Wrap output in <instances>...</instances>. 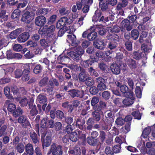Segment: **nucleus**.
Returning <instances> with one entry per match:
<instances>
[{"label": "nucleus", "instance_id": "f257e3e1", "mask_svg": "<svg viewBox=\"0 0 155 155\" xmlns=\"http://www.w3.org/2000/svg\"><path fill=\"white\" fill-rule=\"evenodd\" d=\"M108 45L107 47L110 50H116L118 45L120 41L119 35L115 34H108L106 36Z\"/></svg>", "mask_w": 155, "mask_h": 155}, {"label": "nucleus", "instance_id": "f03ea898", "mask_svg": "<svg viewBox=\"0 0 155 155\" xmlns=\"http://www.w3.org/2000/svg\"><path fill=\"white\" fill-rule=\"evenodd\" d=\"M98 60V58L95 57L91 58L90 56L89 59L86 60H81L80 62V64L82 67L87 68V71L88 73L91 75L92 74L93 72L95 70L93 67H90L95 62H97Z\"/></svg>", "mask_w": 155, "mask_h": 155}, {"label": "nucleus", "instance_id": "7ed1b4c3", "mask_svg": "<svg viewBox=\"0 0 155 155\" xmlns=\"http://www.w3.org/2000/svg\"><path fill=\"white\" fill-rule=\"evenodd\" d=\"M76 18V16L73 17V15H69L68 16V18L65 16L61 18L56 23V28H60L62 27L68 28L69 26H67L71 24L73 21V19H75Z\"/></svg>", "mask_w": 155, "mask_h": 155}, {"label": "nucleus", "instance_id": "20e7f679", "mask_svg": "<svg viewBox=\"0 0 155 155\" xmlns=\"http://www.w3.org/2000/svg\"><path fill=\"white\" fill-rule=\"evenodd\" d=\"M63 152L62 146L60 145H57L55 143H54L51 145L48 154L52 153V155H62Z\"/></svg>", "mask_w": 155, "mask_h": 155}, {"label": "nucleus", "instance_id": "39448f33", "mask_svg": "<svg viewBox=\"0 0 155 155\" xmlns=\"http://www.w3.org/2000/svg\"><path fill=\"white\" fill-rule=\"evenodd\" d=\"M35 15L31 12L26 11L22 15L21 21L24 23L29 24L34 19V15Z\"/></svg>", "mask_w": 155, "mask_h": 155}, {"label": "nucleus", "instance_id": "423d86ee", "mask_svg": "<svg viewBox=\"0 0 155 155\" xmlns=\"http://www.w3.org/2000/svg\"><path fill=\"white\" fill-rule=\"evenodd\" d=\"M68 94L72 98L75 97L82 98L84 95V91L83 90L80 91L74 89L68 91Z\"/></svg>", "mask_w": 155, "mask_h": 155}, {"label": "nucleus", "instance_id": "0eeeda50", "mask_svg": "<svg viewBox=\"0 0 155 155\" xmlns=\"http://www.w3.org/2000/svg\"><path fill=\"white\" fill-rule=\"evenodd\" d=\"M96 82L97 84V87L101 91L106 90L107 86L105 79L102 77H99L96 79Z\"/></svg>", "mask_w": 155, "mask_h": 155}, {"label": "nucleus", "instance_id": "6e6552de", "mask_svg": "<svg viewBox=\"0 0 155 155\" xmlns=\"http://www.w3.org/2000/svg\"><path fill=\"white\" fill-rule=\"evenodd\" d=\"M45 134H43L41 137L42 145L43 149L45 147H48L49 146L51 143V135H47L45 137Z\"/></svg>", "mask_w": 155, "mask_h": 155}, {"label": "nucleus", "instance_id": "1a4fd4ad", "mask_svg": "<svg viewBox=\"0 0 155 155\" xmlns=\"http://www.w3.org/2000/svg\"><path fill=\"white\" fill-rule=\"evenodd\" d=\"M80 72L78 75V78L80 82H84L89 78V75L86 70L80 67Z\"/></svg>", "mask_w": 155, "mask_h": 155}, {"label": "nucleus", "instance_id": "9d476101", "mask_svg": "<svg viewBox=\"0 0 155 155\" xmlns=\"http://www.w3.org/2000/svg\"><path fill=\"white\" fill-rule=\"evenodd\" d=\"M85 123V118L83 117L80 116L77 118L75 121H74L72 125L76 126L77 127L79 128L80 130H83Z\"/></svg>", "mask_w": 155, "mask_h": 155}, {"label": "nucleus", "instance_id": "9b49d317", "mask_svg": "<svg viewBox=\"0 0 155 155\" xmlns=\"http://www.w3.org/2000/svg\"><path fill=\"white\" fill-rule=\"evenodd\" d=\"M104 20V16L102 15L100 10H97L92 17V21L95 22H103Z\"/></svg>", "mask_w": 155, "mask_h": 155}, {"label": "nucleus", "instance_id": "f8f14e48", "mask_svg": "<svg viewBox=\"0 0 155 155\" xmlns=\"http://www.w3.org/2000/svg\"><path fill=\"white\" fill-rule=\"evenodd\" d=\"M28 106L29 109L31 110L30 114L31 116H33L38 114V111L36 105L34 104V100L33 99L31 98L30 99Z\"/></svg>", "mask_w": 155, "mask_h": 155}, {"label": "nucleus", "instance_id": "ddd939ff", "mask_svg": "<svg viewBox=\"0 0 155 155\" xmlns=\"http://www.w3.org/2000/svg\"><path fill=\"white\" fill-rule=\"evenodd\" d=\"M126 97L122 101L123 104L127 106H129L132 104L134 102L135 97L134 93L128 96H125Z\"/></svg>", "mask_w": 155, "mask_h": 155}, {"label": "nucleus", "instance_id": "4468645a", "mask_svg": "<svg viewBox=\"0 0 155 155\" xmlns=\"http://www.w3.org/2000/svg\"><path fill=\"white\" fill-rule=\"evenodd\" d=\"M107 41H104V40L99 39L94 41L93 45L96 48L100 50H103L105 47Z\"/></svg>", "mask_w": 155, "mask_h": 155}, {"label": "nucleus", "instance_id": "2eb2a0df", "mask_svg": "<svg viewBox=\"0 0 155 155\" xmlns=\"http://www.w3.org/2000/svg\"><path fill=\"white\" fill-rule=\"evenodd\" d=\"M18 121L19 123L22 124V127H26L30 126L28 118L25 115L20 116L18 118Z\"/></svg>", "mask_w": 155, "mask_h": 155}, {"label": "nucleus", "instance_id": "dca6fc26", "mask_svg": "<svg viewBox=\"0 0 155 155\" xmlns=\"http://www.w3.org/2000/svg\"><path fill=\"white\" fill-rule=\"evenodd\" d=\"M46 18L43 15L38 16L35 19V25L39 27L43 26L46 23Z\"/></svg>", "mask_w": 155, "mask_h": 155}, {"label": "nucleus", "instance_id": "f3484780", "mask_svg": "<svg viewBox=\"0 0 155 155\" xmlns=\"http://www.w3.org/2000/svg\"><path fill=\"white\" fill-rule=\"evenodd\" d=\"M6 57L8 59H19L21 58L22 56L20 54L13 52L10 50H8L6 52Z\"/></svg>", "mask_w": 155, "mask_h": 155}, {"label": "nucleus", "instance_id": "a211bd4d", "mask_svg": "<svg viewBox=\"0 0 155 155\" xmlns=\"http://www.w3.org/2000/svg\"><path fill=\"white\" fill-rule=\"evenodd\" d=\"M30 36L29 32H25L19 36L17 38L18 41L20 43L24 42L28 39Z\"/></svg>", "mask_w": 155, "mask_h": 155}, {"label": "nucleus", "instance_id": "6ab92c4d", "mask_svg": "<svg viewBox=\"0 0 155 155\" xmlns=\"http://www.w3.org/2000/svg\"><path fill=\"white\" fill-rule=\"evenodd\" d=\"M16 101H19V104L21 107L26 106L28 104L29 101L26 97H18L15 98Z\"/></svg>", "mask_w": 155, "mask_h": 155}, {"label": "nucleus", "instance_id": "aec40b11", "mask_svg": "<svg viewBox=\"0 0 155 155\" xmlns=\"http://www.w3.org/2000/svg\"><path fill=\"white\" fill-rule=\"evenodd\" d=\"M19 8H17L13 11L11 15V18L14 21L18 22L19 20V17L21 12V11Z\"/></svg>", "mask_w": 155, "mask_h": 155}, {"label": "nucleus", "instance_id": "412c9836", "mask_svg": "<svg viewBox=\"0 0 155 155\" xmlns=\"http://www.w3.org/2000/svg\"><path fill=\"white\" fill-rule=\"evenodd\" d=\"M130 22L129 19L127 18L124 19L121 22L122 27L126 28L127 31H130L133 28L132 26L130 25Z\"/></svg>", "mask_w": 155, "mask_h": 155}, {"label": "nucleus", "instance_id": "4be33fe9", "mask_svg": "<svg viewBox=\"0 0 155 155\" xmlns=\"http://www.w3.org/2000/svg\"><path fill=\"white\" fill-rule=\"evenodd\" d=\"M99 8L102 12H105L108 9L109 5V1L105 0L103 1L99 2Z\"/></svg>", "mask_w": 155, "mask_h": 155}, {"label": "nucleus", "instance_id": "5701e85b", "mask_svg": "<svg viewBox=\"0 0 155 155\" xmlns=\"http://www.w3.org/2000/svg\"><path fill=\"white\" fill-rule=\"evenodd\" d=\"M102 114H103V113L92 111L91 113L92 115L91 119L95 123L99 122L101 119V115Z\"/></svg>", "mask_w": 155, "mask_h": 155}, {"label": "nucleus", "instance_id": "b1692460", "mask_svg": "<svg viewBox=\"0 0 155 155\" xmlns=\"http://www.w3.org/2000/svg\"><path fill=\"white\" fill-rule=\"evenodd\" d=\"M99 136L98 137V140L99 142L98 144H102L105 141L107 137V134L106 132L103 130H100L99 131Z\"/></svg>", "mask_w": 155, "mask_h": 155}, {"label": "nucleus", "instance_id": "393cba45", "mask_svg": "<svg viewBox=\"0 0 155 155\" xmlns=\"http://www.w3.org/2000/svg\"><path fill=\"white\" fill-rule=\"evenodd\" d=\"M127 63L128 67L131 70H135L137 68V65L136 61L134 60L129 58L127 60Z\"/></svg>", "mask_w": 155, "mask_h": 155}, {"label": "nucleus", "instance_id": "a878e982", "mask_svg": "<svg viewBox=\"0 0 155 155\" xmlns=\"http://www.w3.org/2000/svg\"><path fill=\"white\" fill-rule=\"evenodd\" d=\"M120 89L121 91L124 94L125 96H128V95L134 93L133 91H130L128 87L125 85H122L120 87Z\"/></svg>", "mask_w": 155, "mask_h": 155}, {"label": "nucleus", "instance_id": "bb28decb", "mask_svg": "<svg viewBox=\"0 0 155 155\" xmlns=\"http://www.w3.org/2000/svg\"><path fill=\"white\" fill-rule=\"evenodd\" d=\"M67 54L68 56L76 62H78L81 58V56L74 51H71L69 52H68Z\"/></svg>", "mask_w": 155, "mask_h": 155}, {"label": "nucleus", "instance_id": "cd10ccee", "mask_svg": "<svg viewBox=\"0 0 155 155\" xmlns=\"http://www.w3.org/2000/svg\"><path fill=\"white\" fill-rule=\"evenodd\" d=\"M38 135L36 132L33 130H32L29 133L30 137L31 139L33 142L36 144L39 142Z\"/></svg>", "mask_w": 155, "mask_h": 155}, {"label": "nucleus", "instance_id": "c85d7f7f", "mask_svg": "<svg viewBox=\"0 0 155 155\" xmlns=\"http://www.w3.org/2000/svg\"><path fill=\"white\" fill-rule=\"evenodd\" d=\"M112 72L115 75L119 74L120 72V66L116 64H112L110 67Z\"/></svg>", "mask_w": 155, "mask_h": 155}, {"label": "nucleus", "instance_id": "c756f323", "mask_svg": "<svg viewBox=\"0 0 155 155\" xmlns=\"http://www.w3.org/2000/svg\"><path fill=\"white\" fill-rule=\"evenodd\" d=\"M69 57L64 53L60 54L57 59V62L59 64H63V62H65L69 59Z\"/></svg>", "mask_w": 155, "mask_h": 155}, {"label": "nucleus", "instance_id": "7c9ffc66", "mask_svg": "<svg viewBox=\"0 0 155 155\" xmlns=\"http://www.w3.org/2000/svg\"><path fill=\"white\" fill-rule=\"evenodd\" d=\"M48 100L45 94H40L37 97V101L41 104H44Z\"/></svg>", "mask_w": 155, "mask_h": 155}, {"label": "nucleus", "instance_id": "2f4dec72", "mask_svg": "<svg viewBox=\"0 0 155 155\" xmlns=\"http://www.w3.org/2000/svg\"><path fill=\"white\" fill-rule=\"evenodd\" d=\"M21 28H17L11 32L9 35V38L12 39L16 38L18 35L21 32Z\"/></svg>", "mask_w": 155, "mask_h": 155}, {"label": "nucleus", "instance_id": "473e14b6", "mask_svg": "<svg viewBox=\"0 0 155 155\" xmlns=\"http://www.w3.org/2000/svg\"><path fill=\"white\" fill-rule=\"evenodd\" d=\"M98 139H95L90 136H88L87 138V142L91 146H95L97 145L98 144Z\"/></svg>", "mask_w": 155, "mask_h": 155}, {"label": "nucleus", "instance_id": "72a5a7b5", "mask_svg": "<svg viewBox=\"0 0 155 155\" xmlns=\"http://www.w3.org/2000/svg\"><path fill=\"white\" fill-rule=\"evenodd\" d=\"M133 57L137 60H139L142 58H145V54H143V52L140 53L137 51H135L133 53Z\"/></svg>", "mask_w": 155, "mask_h": 155}, {"label": "nucleus", "instance_id": "f704fd0d", "mask_svg": "<svg viewBox=\"0 0 155 155\" xmlns=\"http://www.w3.org/2000/svg\"><path fill=\"white\" fill-rule=\"evenodd\" d=\"M25 150L27 154L29 155H32L34 153L33 145L28 143L25 146Z\"/></svg>", "mask_w": 155, "mask_h": 155}, {"label": "nucleus", "instance_id": "c9c22d12", "mask_svg": "<svg viewBox=\"0 0 155 155\" xmlns=\"http://www.w3.org/2000/svg\"><path fill=\"white\" fill-rule=\"evenodd\" d=\"M131 39L133 40H137L139 36V31L137 29H133L130 32Z\"/></svg>", "mask_w": 155, "mask_h": 155}, {"label": "nucleus", "instance_id": "e433bc0d", "mask_svg": "<svg viewBox=\"0 0 155 155\" xmlns=\"http://www.w3.org/2000/svg\"><path fill=\"white\" fill-rule=\"evenodd\" d=\"M43 67L41 64H38L34 65L33 73L35 74H41L42 72Z\"/></svg>", "mask_w": 155, "mask_h": 155}, {"label": "nucleus", "instance_id": "4c0bfd02", "mask_svg": "<svg viewBox=\"0 0 155 155\" xmlns=\"http://www.w3.org/2000/svg\"><path fill=\"white\" fill-rule=\"evenodd\" d=\"M70 12V9H68L66 7H62L58 9V13L61 16L68 15Z\"/></svg>", "mask_w": 155, "mask_h": 155}, {"label": "nucleus", "instance_id": "58836bf2", "mask_svg": "<svg viewBox=\"0 0 155 155\" xmlns=\"http://www.w3.org/2000/svg\"><path fill=\"white\" fill-rule=\"evenodd\" d=\"M94 123L95 122L92 120L91 117L89 118L86 121L87 126L86 129L89 131L92 130Z\"/></svg>", "mask_w": 155, "mask_h": 155}, {"label": "nucleus", "instance_id": "ea45409f", "mask_svg": "<svg viewBox=\"0 0 155 155\" xmlns=\"http://www.w3.org/2000/svg\"><path fill=\"white\" fill-rule=\"evenodd\" d=\"M67 37L68 39L71 41L73 46L76 47L77 45L78 44L76 42V37L74 35H67Z\"/></svg>", "mask_w": 155, "mask_h": 155}, {"label": "nucleus", "instance_id": "a19ab883", "mask_svg": "<svg viewBox=\"0 0 155 155\" xmlns=\"http://www.w3.org/2000/svg\"><path fill=\"white\" fill-rule=\"evenodd\" d=\"M48 8H41L38 9L36 11L37 15H41L44 16L48 14L49 12Z\"/></svg>", "mask_w": 155, "mask_h": 155}, {"label": "nucleus", "instance_id": "79ce46f5", "mask_svg": "<svg viewBox=\"0 0 155 155\" xmlns=\"http://www.w3.org/2000/svg\"><path fill=\"white\" fill-rule=\"evenodd\" d=\"M57 28L59 29L58 32V36L60 37L62 36L65 33L69 30V28L68 27H62Z\"/></svg>", "mask_w": 155, "mask_h": 155}, {"label": "nucleus", "instance_id": "37998d69", "mask_svg": "<svg viewBox=\"0 0 155 155\" xmlns=\"http://www.w3.org/2000/svg\"><path fill=\"white\" fill-rule=\"evenodd\" d=\"M38 33L41 35L42 37H44L47 36L48 33L47 29V26H45L42 28H40L38 30Z\"/></svg>", "mask_w": 155, "mask_h": 155}, {"label": "nucleus", "instance_id": "c03bdc74", "mask_svg": "<svg viewBox=\"0 0 155 155\" xmlns=\"http://www.w3.org/2000/svg\"><path fill=\"white\" fill-rule=\"evenodd\" d=\"M63 71L65 74L66 78L68 80L71 78L72 71L68 68H64L63 69Z\"/></svg>", "mask_w": 155, "mask_h": 155}, {"label": "nucleus", "instance_id": "a18cd8bd", "mask_svg": "<svg viewBox=\"0 0 155 155\" xmlns=\"http://www.w3.org/2000/svg\"><path fill=\"white\" fill-rule=\"evenodd\" d=\"M97 33L95 31H91L88 35V40L89 41H95L97 38Z\"/></svg>", "mask_w": 155, "mask_h": 155}, {"label": "nucleus", "instance_id": "49530a36", "mask_svg": "<svg viewBox=\"0 0 155 155\" xmlns=\"http://www.w3.org/2000/svg\"><path fill=\"white\" fill-rule=\"evenodd\" d=\"M23 113V111L21 107H19L14 111L12 113V115L15 117H17L21 115Z\"/></svg>", "mask_w": 155, "mask_h": 155}, {"label": "nucleus", "instance_id": "de8ad7c7", "mask_svg": "<svg viewBox=\"0 0 155 155\" xmlns=\"http://www.w3.org/2000/svg\"><path fill=\"white\" fill-rule=\"evenodd\" d=\"M57 18V15H53L50 16L47 19V24L48 25H52L55 22Z\"/></svg>", "mask_w": 155, "mask_h": 155}, {"label": "nucleus", "instance_id": "09e8293b", "mask_svg": "<svg viewBox=\"0 0 155 155\" xmlns=\"http://www.w3.org/2000/svg\"><path fill=\"white\" fill-rule=\"evenodd\" d=\"M124 45L126 49L128 51H131L132 50V42L130 40L124 41Z\"/></svg>", "mask_w": 155, "mask_h": 155}, {"label": "nucleus", "instance_id": "8fccbe9b", "mask_svg": "<svg viewBox=\"0 0 155 155\" xmlns=\"http://www.w3.org/2000/svg\"><path fill=\"white\" fill-rule=\"evenodd\" d=\"M48 77L46 76L41 80L38 83L39 86L41 87H44L47 84L48 81Z\"/></svg>", "mask_w": 155, "mask_h": 155}, {"label": "nucleus", "instance_id": "3c124183", "mask_svg": "<svg viewBox=\"0 0 155 155\" xmlns=\"http://www.w3.org/2000/svg\"><path fill=\"white\" fill-rule=\"evenodd\" d=\"M4 93L5 96L8 99H11L13 98V96L10 94V89L8 87H5L4 88Z\"/></svg>", "mask_w": 155, "mask_h": 155}, {"label": "nucleus", "instance_id": "603ef678", "mask_svg": "<svg viewBox=\"0 0 155 155\" xmlns=\"http://www.w3.org/2000/svg\"><path fill=\"white\" fill-rule=\"evenodd\" d=\"M141 49L143 54H145V58H147L146 55L150 52V50L151 49L148 48V46L144 44H143L141 46Z\"/></svg>", "mask_w": 155, "mask_h": 155}, {"label": "nucleus", "instance_id": "864d4df0", "mask_svg": "<svg viewBox=\"0 0 155 155\" xmlns=\"http://www.w3.org/2000/svg\"><path fill=\"white\" fill-rule=\"evenodd\" d=\"M24 3L23 1H21V0H17L16 1V5L17 8H21L25 7L28 3L27 2Z\"/></svg>", "mask_w": 155, "mask_h": 155}, {"label": "nucleus", "instance_id": "5fc2aeb1", "mask_svg": "<svg viewBox=\"0 0 155 155\" xmlns=\"http://www.w3.org/2000/svg\"><path fill=\"white\" fill-rule=\"evenodd\" d=\"M142 114L140 113L139 110H136L132 112V115L135 119L140 120L141 119Z\"/></svg>", "mask_w": 155, "mask_h": 155}, {"label": "nucleus", "instance_id": "6e6d98bb", "mask_svg": "<svg viewBox=\"0 0 155 155\" xmlns=\"http://www.w3.org/2000/svg\"><path fill=\"white\" fill-rule=\"evenodd\" d=\"M151 128H146L143 130L141 135L143 138H146L150 134V132H151Z\"/></svg>", "mask_w": 155, "mask_h": 155}, {"label": "nucleus", "instance_id": "4d7b16f0", "mask_svg": "<svg viewBox=\"0 0 155 155\" xmlns=\"http://www.w3.org/2000/svg\"><path fill=\"white\" fill-rule=\"evenodd\" d=\"M48 118L47 117L43 118L41 122V127H42L48 128Z\"/></svg>", "mask_w": 155, "mask_h": 155}, {"label": "nucleus", "instance_id": "13d9d810", "mask_svg": "<svg viewBox=\"0 0 155 155\" xmlns=\"http://www.w3.org/2000/svg\"><path fill=\"white\" fill-rule=\"evenodd\" d=\"M127 82L129 86L130 91H133L134 84L132 79L128 78H127Z\"/></svg>", "mask_w": 155, "mask_h": 155}, {"label": "nucleus", "instance_id": "bf43d9fd", "mask_svg": "<svg viewBox=\"0 0 155 155\" xmlns=\"http://www.w3.org/2000/svg\"><path fill=\"white\" fill-rule=\"evenodd\" d=\"M64 121L67 124V125H71L73 121V118L70 116H65L64 117Z\"/></svg>", "mask_w": 155, "mask_h": 155}, {"label": "nucleus", "instance_id": "052dcab7", "mask_svg": "<svg viewBox=\"0 0 155 155\" xmlns=\"http://www.w3.org/2000/svg\"><path fill=\"white\" fill-rule=\"evenodd\" d=\"M115 124L117 125V127L123 125L124 124V120L122 117H118L117 118L115 121Z\"/></svg>", "mask_w": 155, "mask_h": 155}, {"label": "nucleus", "instance_id": "680f3d73", "mask_svg": "<svg viewBox=\"0 0 155 155\" xmlns=\"http://www.w3.org/2000/svg\"><path fill=\"white\" fill-rule=\"evenodd\" d=\"M22 69H23L22 71L23 72L25 73H30V64H25L22 65Z\"/></svg>", "mask_w": 155, "mask_h": 155}, {"label": "nucleus", "instance_id": "e2e57ef3", "mask_svg": "<svg viewBox=\"0 0 155 155\" xmlns=\"http://www.w3.org/2000/svg\"><path fill=\"white\" fill-rule=\"evenodd\" d=\"M85 83L86 85L88 87H91L94 84V80L91 77L89 78L85 81Z\"/></svg>", "mask_w": 155, "mask_h": 155}, {"label": "nucleus", "instance_id": "0e129e2a", "mask_svg": "<svg viewBox=\"0 0 155 155\" xmlns=\"http://www.w3.org/2000/svg\"><path fill=\"white\" fill-rule=\"evenodd\" d=\"M47 104H45L42 106V109L44 111H45L46 113H48L50 111L51 107V104H49L47 105Z\"/></svg>", "mask_w": 155, "mask_h": 155}, {"label": "nucleus", "instance_id": "69168bd1", "mask_svg": "<svg viewBox=\"0 0 155 155\" xmlns=\"http://www.w3.org/2000/svg\"><path fill=\"white\" fill-rule=\"evenodd\" d=\"M55 115L56 117L60 120H62L65 117L63 112L59 110H58L56 111Z\"/></svg>", "mask_w": 155, "mask_h": 155}, {"label": "nucleus", "instance_id": "338daca9", "mask_svg": "<svg viewBox=\"0 0 155 155\" xmlns=\"http://www.w3.org/2000/svg\"><path fill=\"white\" fill-rule=\"evenodd\" d=\"M40 43L41 46L45 49L47 48L49 46V42H48L45 39H41Z\"/></svg>", "mask_w": 155, "mask_h": 155}, {"label": "nucleus", "instance_id": "774afa93", "mask_svg": "<svg viewBox=\"0 0 155 155\" xmlns=\"http://www.w3.org/2000/svg\"><path fill=\"white\" fill-rule=\"evenodd\" d=\"M99 90L97 87L93 86L90 88L89 92L91 94L94 95L97 94L98 93Z\"/></svg>", "mask_w": 155, "mask_h": 155}]
</instances>
